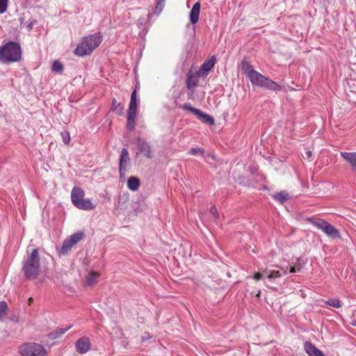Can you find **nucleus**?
<instances>
[{
    "mask_svg": "<svg viewBox=\"0 0 356 356\" xmlns=\"http://www.w3.org/2000/svg\"><path fill=\"white\" fill-rule=\"evenodd\" d=\"M304 348L305 352L309 356H324L323 352L321 350L316 348V346L309 341H306L305 343Z\"/></svg>",
    "mask_w": 356,
    "mask_h": 356,
    "instance_id": "nucleus-14",
    "label": "nucleus"
},
{
    "mask_svg": "<svg viewBox=\"0 0 356 356\" xmlns=\"http://www.w3.org/2000/svg\"><path fill=\"white\" fill-rule=\"evenodd\" d=\"M91 348L89 338L83 337L76 342V350L80 354L86 353Z\"/></svg>",
    "mask_w": 356,
    "mask_h": 356,
    "instance_id": "nucleus-9",
    "label": "nucleus"
},
{
    "mask_svg": "<svg viewBox=\"0 0 356 356\" xmlns=\"http://www.w3.org/2000/svg\"><path fill=\"white\" fill-rule=\"evenodd\" d=\"M124 105L118 102L115 99H113L112 101V105L111 107V111L115 112L116 114L119 115H122L123 114Z\"/></svg>",
    "mask_w": 356,
    "mask_h": 356,
    "instance_id": "nucleus-21",
    "label": "nucleus"
},
{
    "mask_svg": "<svg viewBox=\"0 0 356 356\" xmlns=\"http://www.w3.org/2000/svg\"><path fill=\"white\" fill-rule=\"evenodd\" d=\"M28 301H29V304L31 305V302H33V298H30Z\"/></svg>",
    "mask_w": 356,
    "mask_h": 356,
    "instance_id": "nucleus-40",
    "label": "nucleus"
},
{
    "mask_svg": "<svg viewBox=\"0 0 356 356\" xmlns=\"http://www.w3.org/2000/svg\"><path fill=\"white\" fill-rule=\"evenodd\" d=\"M99 274L97 273H90L86 277V284L92 286L97 282Z\"/></svg>",
    "mask_w": 356,
    "mask_h": 356,
    "instance_id": "nucleus-25",
    "label": "nucleus"
},
{
    "mask_svg": "<svg viewBox=\"0 0 356 356\" xmlns=\"http://www.w3.org/2000/svg\"><path fill=\"white\" fill-rule=\"evenodd\" d=\"M296 272H297V271H296V266L291 267V268H290V273H296Z\"/></svg>",
    "mask_w": 356,
    "mask_h": 356,
    "instance_id": "nucleus-37",
    "label": "nucleus"
},
{
    "mask_svg": "<svg viewBox=\"0 0 356 356\" xmlns=\"http://www.w3.org/2000/svg\"><path fill=\"white\" fill-rule=\"evenodd\" d=\"M164 5H165V0H157L154 13L158 15L160 14L164 7Z\"/></svg>",
    "mask_w": 356,
    "mask_h": 356,
    "instance_id": "nucleus-29",
    "label": "nucleus"
},
{
    "mask_svg": "<svg viewBox=\"0 0 356 356\" xmlns=\"http://www.w3.org/2000/svg\"><path fill=\"white\" fill-rule=\"evenodd\" d=\"M138 145L140 151L144 154V155L147 158H152L151 146L149 145V143L143 140H138Z\"/></svg>",
    "mask_w": 356,
    "mask_h": 356,
    "instance_id": "nucleus-18",
    "label": "nucleus"
},
{
    "mask_svg": "<svg viewBox=\"0 0 356 356\" xmlns=\"http://www.w3.org/2000/svg\"><path fill=\"white\" fill-rule=\"evenodd\" d=\"M22 356H47V349L37 343H25L19 348Z\"/></svg>",
    "mask_w": 356,
    "mask_h": 356,
    "instance_id": "nucleus-5",
    "label": "nucleus"
},
{
    "mask_svg": "<svg viewBox=\"0 0 356 356\" xmlns=\"http://www.w3.org/2000/svg\"><path fill=\"white\" fill-rule=\"evenodd\" d=\"M70 329V327H66L65 329H63V328H59L57 330V332H56V334L57 336H60V335H62L63 334H64L67 330H68Z\"/></svg>",
    "mask_w": 356,
    "mask_h": 356,
    "instance_id": "nucleus-35",
    "label": "nucleus"
},
{
    "mask_svg": "<svg viewBox=\"0 0 356 356\" xmlns=\"http://www.w3.org/2000/svg\"><path fill=\"white\" fill-rule=\"evenodd\" d=\"M210 213L213 215V216L215 218H219V214L217 211V209L216 207H211V209H210Z\"/></svg>",
    "mask_w": 356,
    "mask_h": 356,
    "instance_id": "nucleus-33",
    "label": "nucleus"
},
{
    "mask_svg": "<svg viewBox=\"0 0 356 356\" xmlns=\"http://www.w3.org/2000/svg\"><path fill=\"white\" fill-rule=\"evenodd\" d=\"M21 57L22 49L17 42H8L0 48V58L3 63L17 62Z\"/></svg>",
    "mask_w": 356,
    "mask_h": 356,
    "instance_id": "nucleus-3",
    "label": "nucleus"
},
{
    "mask_svg": "<svg viewBox=\"0 0 356 356\" xmlns=\"http://www.w3.org/2000/svg\"><path fill=\"white\" fill-rule=\"evenodd\" d=\"M62 136H63V142L66 144L69 143L70 140V137L69 134L68 133H63Z\"/></svg>",
    "mask_w": 356,
    "mask_h": 356,
    "instance_id": "nucleus-34",
    "label": "nucleus"
},
{
    "mask_svg": "<svg viewBox=\"0 0 356 356\" xmlns=\"http://www.w3.org/2000/svg\"><path fill=\"white\" fill-rule=\"evenodd\" d=\"M201 4L199 1L196 2L191 12H190V22L191 24H195L199 20Z\"/></svg>",
    "mask_w": 356,
    "mask_h": 356,
    "instance_id": "nucleus-15",
    "label": "nucleus"
},
{
    "mask_svg": "<svg viewBox=\"0 0 356 356\" xmlns=\"http://www.w3.org/2000/svg\"><path fill=\"white\" fill-rule=\"evenodd\" d=\"M312 224L318 229L323 231L328 237L332 238H340L341 234L339 231L330 223L327 221L319 219L312 221Z\"/></svg>",
    "mask_w": 356,
    "mask_h": 356,
    "instance_id": "nucleus-6",
    "label": "nucleus"
},
{
    "mask_svg": "<svg viewBox=\"0 0 356 356\" xmlns=\"http://www.w3.org/2000/svg\"><path fill=\"white\" fill-rule=\"evenodd\" d=\"M7 309V303L4 301L0 302V321H1L3 316L6 314Z\"/></svg>",
    "mask_w": 356,
    "mask_h": 356,
    "instance_id": "nucleus-28",
    "label": "nucleus"
},
{
    "mask_svg": "<svg viewBox=\"0 0 356 356\" xmlns=\"http://www.w3.org/2000/svg\"><path fill=\"white\" fill-rule=\"evenodd\" d=\"M262 276H263V274H262V273H256V274L254 275L253 278H254V280H259L260 279H261V278H262Z\"/></svg>",
    "mask_w": 356,
    "mask_h": 356,
    "instance_id": "nucleus-36",
    "label": "nucleus"
},
{
    "mask_svg": "<svg viewBox=\"0 0 356 356\" xmlns=\"http://www.w3.org/2000/svg\"><path fill=\"white\" fill-rule=\"evenodd\" d=\"M83 238V234L82 232H77L70 236L64 240L60 248H57L58 254L60 255L67 254L72 248L81 241Z\"/></svg>",
    "mask_w": 356,
    "mask_h": 356,
    "instance_id": "nucleus-7",
    "label": "nucleus"
},
{
    "mask_svg": "<svg viewBox=\"0 0 356 356\" xmlns=\"http://www.w3.org/2000/svg\"><path fill=\"white\" fill-rule=\"evenodd\" d=\"M138 100L137 99V94L136 90H134L131 95V100L129 105V111H137Z\"/></svg>",
    "mask_w": 356,
    "mask_h": 356,
    "instance_id": "nucleus-22",
    "label": "nucleus"
},
{
    "mask_svg": "<svg viewBox=\"0 0 356 356\" xmlns=\"http://www.w3.org/2000/svg\"><path fill=\"white\" fill-rule=\"evenodd\" d=\"M130 161V158L129 155V152L127 149L123 148L121 152V154L120 156V167L119 171L120 175H122L123 171L126 170V168Z\"/></svg>",
    "mask_w": 356,
    "mask_h": 356,
    "instance_id": "nucleus-11",
    "label": "nucleus"
},
{
    "mask_svg": "<svg viewBox=\"0 0 356 356\" xmlns=\"http://www.w3.org/2000/svg\"><path fill=\"white\" fill-rule=\"evenodd\" d=\"M278 268V266H276ZM279 270L277 269H273L270 268H267L264 271V274L266 275L268 279L270 280H275L276 278L281 277L284 275L287 274V271L284 270L283 268L279 267Z\"/></svg>",
    "mask_w": 356,
    "mask_h": 356,
    "instance_id": "nucleus-10",
    "label": "nucleus"
},
{
    "mask_svg": "<svg viewBox=\"0 0 356 356\" xmlns=\"http://www.w3.org/2000/svg\"><path fill=\"white\" fill-rule=\"evenodd\" d=\"M307 155L308 159L311 158V156L312 155V152H310V151L307 152Z\"/></svg>",
    "mask_w": 356,
    "mask_h": 356,
    "instance_id": "nucleus-39",
    "label": "nucleus"
},
{
    "mask_svg": "<svg viewBox=\"0 0 356 356\" xmlns=\"http://www.w3.org/2000/svg\"><path fill=\"white\" fill-rule=\"evenodd\" d=\"M326 304L334 308H339L341 306V302L338 299H330L326 301Z\"/></svg>",
    "mask_w": 356,
    "mask_h": 356,
    "instance_id": "nucleus-30",
    "label": "nucleus"
},
{
    "mask_svg": "<svg viewBox=\"0 0 356 356\" xmlns=\"http://www.w3.org/2000/svg\"><path fill=\"white\" fill-rule=\"evenodd\" d=\"M136 111H129L127 112V128L129 131H132L135 128V120H136Z\"/></svg>",
    "mask_w": 356,
    "mask_h": 356,
    "instance_id": "nucleus-17",
    "label": "nucleus"
},
{
    "mask_svg": "<svg viewBox=\"0 0 356 356\" xmlns=\"http://www.w3.org/2000/svg\"><path fill=\"white\" fill-rule=\"evenodd\" d=\"M52 70L56 73H61L63 71V65L58 60H56L52 64Z\"/></svg>",
    "mask_w": 356,
    "mask_h": 356,
    "instance_id": "nucleus-27",
    "label": "nucleus"
},
{
    "mask_svg": "<svg viewBox=\"0 0 356 356\" xmlns=\"http://www.w3.org/2000/svg\"><path fill=\"white\" fill-rule=\"evenodd\" d=\"M84 197V191L80 187H74L71 192L72 202L76 206Z\"/></svg>",
    "mask_w": 356,
    "mask_h": 356,
    "instance_id": "nucleus-13",
    "label": "nucleus"
},
{
    "mask_svg": "<svg viewBox=\"0 0 356 356\" xmlns=\"http://www.w3.org/2000/svg\"><path fill=\"white\" fill-rule=\"evenodd\" d=\"M216 63V58L212 57L210 59L207 60L202 65L200 70L204 73H208L214 66Z\"/></svg>",
    "mask_w": 356,
    "mask_h": 356,
    "instance_id": "nucleus-20",
    "label": "nucleus"
},
{
    "mask_svg": "<svg viewBox=\"0 0 356 356\" xmlns=\"http://www.w3.org/2000/svg\"><path fill=\"white\" fill-rule=\"evenodd\" d=\"M273 197L277 200V202L283 204L287 200L289 199V195L285 191H281L280 193H277L275 195H273Z\"/></svg>",
    "mask_w": 356,
    "mask_h": 356,
    "instance_id": "nucleus-23",
    "label": "nucleus"
},
{
    "mask_svg": "<svg viewBox=\"0 0 356 356\" xmlns=\"http://www.w3.org/2000/svg\"><path fill=\"white\" fill-rule=\"evenodd\" d=\"M342 158L350 164L353 172L356 173V152H341Z\"/></svg>",
    "mask_w": 356,
    "mask_h": 356,
    "instance_id": "nucleus-12",
    "label": "nucleus"
},
{
    "mask_svg": "<svg viewBox=\"0 0 356 356\" xmlns=\"http://www.w3.org/2000/svg\"><path fill=\"white\" fill-rule=\"evenodd\" d=\"M204 152V149L202 148H200V147L191 148L188 152V153L190 154L194 155V156L203 155Z\"/></svg>",
    "mask_w": 356,
    "mask_h": 356,
    "instance_id": "nucleus-31",
    "label": "nucleus"
},
{
    "mask_svg": "<svg viewBox=\"0 0 356 356\" xmlns=\"http://www.w3.org/2000/svg\"><path fill=\"white\" fill-rule=\"evenodd\" d=\"M102 36L100 33H95L84 37L77 45L74 53L78 56L90 55L102 42Z\"/></svg>",
    "mask_w": 356,
    "mask_h": 356,
    "instance_id": "nucleus-1",
    "label": "nucleus"
},
{
    "mask_svg": "<svg viewBox=\"0 0 356 356\" xmlns=\"http://www.w3.org/2000/svg\"><path fill=\"white\" fill-rule=\"evenodd\" d=\"M259 295H260V291H259V293H257V296H258V297H259Z\"/></svg>",
    "mask_w": 356,
    "mask_h": 356,
    "instance_id": "nucleus-41",
    "label": "nucleus"
},
{
    "mask_svg": "<svg viewBox=\"0 0 356 356\" xmlns=\"http://www.w3.org/2000/svg\"><path fill=\"white\" fill-rule=\"evenodd\" d=\"M40 257L37 248L33 249L27 259L24 261L22 271L27 280H35L38 277L40 271Z\"/></svg>",
    "mask_w": 356,
    "mask_h": 356,
    "instance_id": "nucleus-2",
    "label": "nucleus"
},
{
    "mask_svg": "<svg viewBox=\"0 0 356 356\" xmlns=\"http://www.w3.org/2000/svg\"><path fill=\"white\" fill-rule=\"evenodd\" d=\"M242 70H243L247 77H249L252 72H254L256 71L253 69L252 66L245 60L242 62Z\"/></svg>",
    "mask_w": 356,
    "mask_h": 356,
    "instance_id": "nucleus-24",
    "label": "nucleus"
},
{
    "mask_svg": "<svg viewBox=\"0 0 356 356\" xmlns=\"http://www.w3.org/2000/svg\"><path fill=\"white\" fill-rule=\"evenodd\" d=\"M296 271L297 272H299L300 270V269H301V266L299 264L296 265Z\"/></svg>",
    "mask_w": 356,
    "mask_h": 356,
    "instance_id": "nucleus-38",
    "label": "nucleus"
},
{
    "mask_svg": "<svg viewBox=\"0 0 356 356\" xmlns=\"http://www.w3.org/2000/svg\"><path fill=\"white\" fill-rule=\"evenodd\" d=\"M140 180L136 177H130L127 180V187L132 191H136L140 186Z\"/></svg>",
    "mask_w": 356,
    "mask_h": 356,
    "instance_id": "nucleus-19",
    "label": "nucleus"
},
{
    "mask_svg": "<svg viewBox=\"0 0 356 356\" xmlns=\"http://www.w3.org/2000/svg\"><path fill=\"white\" fill-rule=\"evenodd\" d=\"M248 78L252 84L261 88H265L275 92L280 91L282 89V87L278 83L264 76L257 71L252 72Z\"/></svg>",
    "mask_w": 356,
    "mask_h": 356,
    "instance_id": "nucleus-4",
    "label": "nucleus"
},
{
    "mask_svg": "<svg viewBox=\"0 0 356 356\" xmlns=\"http://www.w3.org/2000/svg\"><path fill=\"white\" fill-rule=\"evenodd\" d=\"M186 85L188 89H193L197 86V80L193 75L188 74L186 79Z\"/></svg>",
    "mask_w": 356,
    "mask_h": 356,
    "instance_id": "nucleus-26",
    "label": "nucleus"
},
{
    "mask_svg": "<svg viewBox=\"0 0 356 356\" xmlns=\"http://www.w3.org/2000/svg\"><path fill=\"white\" fill-rule=\"evenodd\" d=\"M75 207L79 209L86 211H91L96 208V205L94 204L89 198H83Z\"/></svg>",
    "mask_w": 356,
    "mask_h": 356,
    "instance_id": "nucleus-16",
    "label": "nucleus"
},
{
    "mask_svg": "<svg viewBox=\"0 0 356 356\" xmlns=\"http://www.w3.org/2000/svg\"><path fill=\"white\" fill-rule=\"evenodd\" d=\"M181 108L185 111L193 113L202 122L209 125L214 124V120L211 116L205 113H203L200 109L193 107L189 103L184 104L181 106Z\"/></svg>",
    "mask_w": 356,
    "mask_h": 356,
    "instance_id": "nucleus-8",
    "label": "nucleus"
},
{
    "mask_svg": "<svg viewBox=\"0 0 356 356\" xmlns=\"http://www.w3.org/2000/svg\"><path fill=\"white\" fill-rule=\"evenodd\" d=\"M8 0H0V14L4 13L8 8Z\"/></svg>",
    "mask_w": 356,
    "mask_h": 356,
    "instance_id": "nucleus-32",
    "label": "nucleus"
}]
</instances>
